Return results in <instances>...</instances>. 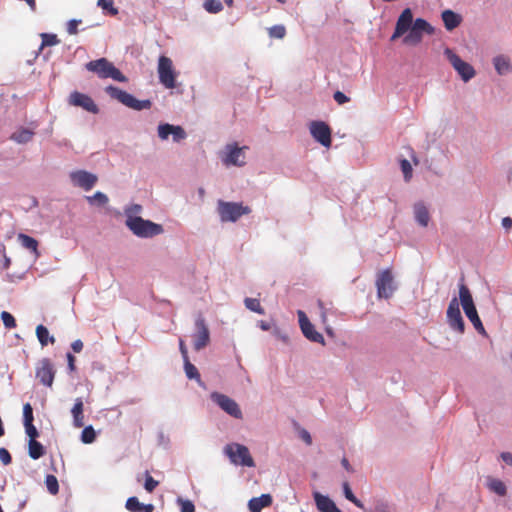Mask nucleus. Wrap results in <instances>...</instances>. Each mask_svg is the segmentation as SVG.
<instances>
[{
    "label": "nucleus",
    "instance_id": "obj_1",
    "mask_svg": "<svg viewBox=\"0 0 512 512\" xmlns=\"http://www.w3.org/2000/svg\"><path fill=\"white\" fill-rule=\"evenodd\" d=\"M459 301L462 305L465 315L470 320L475 330L481 335H486V330L478 315L472 294L469 288L464 284L463 280L461 283H459Z\"/></svg>",
    "mask_w": 512,
    "mask_h": 512
},
{
    "label": "nucleus",
    "instance_id": "obj_2",
    "mask_svg": "<svg viewBox=\"0 0 512 512\" xmlns=\"http://www.w3.org/2000/svg\"><path fill=\"white\" fill-rule=\"evenodd\" d=\"M126 226L138 237L149 238L163 232V227L150 220H144L139 216L128 215Z\"/></svg>",
    "mask_w": 512,
    "mask_h": 512
},
{
    "label": "nucleus",
    "instance_id": "obj_3",
    "mask_svg": "<svg viewBox=\"0 0 512 512\" xmlns=\"http://www.w3.org/2000/svg\"><path fill=\"white\" fill-rule=\"evenodd\" d=\"M89 71L96 73L100 78H112L119 82H126L127 78L106 58L90 61L86 65Z\"/></svg>",
    "mask_w": 512,
    "mask_h": 512
},
{
    "label": "nucleus",
    "instance_id": "obj_4",
    "mask_svg": "<svg viewBox=\"0 0 512 512\" xmlns=\"http://www.w3.org/2000/svg\"><path fill=\"white\" fill-rule=\"evenodd\" d=\"M106 92L114 99L118 100L123 105L132 108L137 111H141L144 109H150L152 106V102L150 100H138L130 93L121 90L118 87H114L112 85L106 87Z\"/></svg>",
    "mask_w": 512,
    "mask_h": 512
},
{
    "label": "nucleus",
    "instance_id": "obj_5",
    "mask_svg": "<svg viewBox=\"0 0 512 512\" xmlns=\"http://www.w3.org/2000/svg\"><path fill=\"white\" fill-rule=\"evenodd\" d=\"M251 212L249 206L241 203L219 201L218 213L222 222H236L241 216Z\"/></svg>",
    "mask_w": 512,
    "mask_h": 512
},
{
    "label": "nucleus",
    "instance_id": "obj_6",
    "mask_svg": "<svg viewBox=\"0 0 512 512\" xmlns=\"http://www.w3.org/2000/svg\"><path fill=\"white\" fill-rule=\"evenodd\" d=\"M434 27L423 18L414 20L413 25L408 30V34L404 37L403 42L407 45H418L423 39V35L434 34Z\"/></svg>",
    "mask_w": 512,
    "mask_h": 512
},
{
    "label": "nucleus",
    "instance_id": "obj_7",
    "mask_svg": "<svg viewBox=\"0 0 512 512\" xmlns=\"http://www.w3.org/2000/svg\"><path fill=\"white\" fill-rule=\"evenodd\" d=\"M225 454L229 457L230 461L235 465L246 467H254V460L249 452V449L238 443L226 445L224 448Z\"/></svg>",
    "mask_w": 512,
    "mask_h": 512
},
{
    "label": "nucleus",
    "instance_id": "obj_8",
    "mask_svg": "<svg viewBox=\"0 0 512 512\" xmlns=\"http://www.w3.org/2000/svg\"><path fill=\"white\" fill-rule=\"evenodd\" d=\"M158 76L160 83L167 89L176 87V72L172 60L167 56H160L158 60Z\"/></svg>",
    "mask_w": 512,
    "mask_h": 512
},
{
    "label": "nucleus",
    "instance_id": "obj_9",
    "mask_svg": "<svg viewBox=\"0 0 512 512\" xmlns=\"http://www.w3.org/2000/svg\"><path fill=\"white\" fill-rule=\"evenodd\" d=\"M56 370L49 358L41 359L35 368L36 379L46 387H51L54 382Z\"/></svg>",
    "mask_w": 512,
    "mask_h": 512
},
{
    "label": "nucleus",
    "instance_id": "obj_10",
    "mask_svg": "<svg viewBox=\"0 0 512 512\" xmlns=\"http://www.w3.org/2000/svg\"><path fill=\"white\" fill-rule=\"evenodd\" d=\"M445 55L450 61L453 68L458 72L461 78L467 82L475 75L474 68L467 62L463 61L458 55H456L451 49H445Z\"/></svg>",
    "mask_w": 512,
    "mask_h": 512
},
{
    "label": "nucleus",
    "instance_id": "obj_11",
    "mask_svg": "<svg viewBox=\"0 0 512 512\" xmlns=\"http://www.w3.org/2000/svg\"><path fill=\"white\" fill-rule=\"evenodd\" d=\"M244 149L246 147H239L236 143L227 144L222 155V162L226 166H243L245 164Z\"/></svg>",
    "mask_w": 512,
    "mask_h": 512
},
{
    "label": "nucleus",
    "instance_id": "obj_12",
    "mask_svg": "<svg viewBox=\"0 0 512 512\" xmlns=\"http://www.w3.org/2000/svg\"><path fill=\"white\" fill-rule=\"evenodd\" d=\"M447 322L453 330L461 334L464 333L465 323L460 312L459 301L456 297H454L448 305Z\"/></svg>",
    "mask_w": 512,
    "mask_h": 512
},
{
    "label": "nucleus",
    "instance_id": "obj_13",
    "mask_svg": "<svg viewBox=\"0 0 512 512\" xmlns=\"http://www.w3.org/2000/svg\"><path fill=\"white\" fill-rule=\"evenodd\" d=\"M211 399L227 414L230 416L241 419L242 418V412L239 408V405L234 401L232 398L228 397L227 395L214 392L211 394Z\"/></svg>",
    "mask_w": 512,
    "mask_h": 512
},
{
    "label": "nucleus",
    "instance_id": "obj_14",
    "mask_svg": "<svg viewBox=\"0 0 512 512\" xmlns=\"http://www.w3.org/2000/svg\"><path fill=\"white\" fill-rule=\"evenodd\" d=\"M196 332L193 334L194 349L200 351L210 342V332L205 319L199 316L195 321Z\"/></svg>",
    "mask_w": 512,
    "mask_h": 512
},
{
    "label": "nucleus",
    "instance_id": "obj_15",
    "mask_svg": "<svg viewBox=\"0 0 512 512\" xmlns=\"http://www.w3.org/2000/svg\"><path fill=\"white\" fill-rule=\"evenodd\" d=\"M377 293L380 298H389L394 292L393 275L390 269L380 272L376 279Z\"/></svg>",
    "mask_w": 512,
    "mask_h": 512
},
{
    "label": "nucleus",
    "instance_id": "obj_16",
    "mask_svg": "<svg viewBox=\"0 0 512 512\" xmlns=\"http://www.w3.org/2000/svg\"><path fill=\"white\" fill-rule=\"evenodd\" d=\"M299 318V325L304 336L315 343L325 344L324 337L321 333L315 330L314 325L309 321L308 317L302 310L297 312Z\"/></svg>",
    "mask_w": 512,
    "mask_h": 512
},
{
    "label": "nucleus",
    "instance_id": "obj_17",
    "mask_svg": "<svg viewBox=\"0 0 512 512\" xmlns=\"http://www.w3.org/2000/svg\"><path fill=\"white\" fill-rule=\"evenodd\" d=\"M310 133L312 137L324 147L331 146V129L323 121H313L310 125Z\"/></svg>",
    "mask_w": 512,
    "mask_h": 512
},
{
    "label": "nucleus",
    "instance_id": "obj_18",
    "mask_svg": "<svg viewBox=\"0 0 512 512\" xmlns=\"http://www.w3.org/2000/svg\"><path fill=\"white\" fill-rule=\"evenodd\" d=\"M413 23V13L411 9L405 8L397 19L395 30L391 36V41H395L407 33Z\"/></svg>",
    "mask_w": 512,
    "mask_h": 512
},
{
    "label": "nucleus",
    "instance_id": "obj_19",
    "mask_svg": "<svg viewBox=\"0 0 512 512\" xmlns=\"http://www.w3.org/2000/svg\"><path fill=\"white\" fill-rule=\"evenodd\" d=\"M70 179L75 186H78L86 191L91 190L98 180L95 174H92L85 170H78L72 172L70 174Z\"/></svg>",
    "mask_w": 512,
    "mask_h": 512
},
{
    "label": "nucleus",
    "instance_id": "obj_20",
    "mask_svg": "<svg viewBox=\"0 0 512 512\" xmlns=\"http://www.w3.org/2000/svg\"><path fill=\"white\" fill-rule=\"evenodd\" d=\"M69 104L72 106L81 107L84 110L93 114H96L99 111L97 105L90 96L80 93L78 91H74L70 94Z\"/></svg>",
    "mask_w": 512,
    "mask_h": 512
},
{
    "label": "nucleus",
    "instance_id": "obj_21",
    "mask_svg": "<svg viewBox=\"0 0 512 512\" xmlns=\"http://www.w3.org/2000/svg\"><path fill=\"white\" fill-rule=\"evenodd\" d=\"M171 134L173 135V140L175 142H179L186 138V132L181 126H174L168 123L158 126V136L162 140H166Z\"/></svg>",
    "mask_w": 512,
    "mask_h": 512
},
{
    "label": "nucleus",
    "instance_id": "obj_22",
    "mask_svg": "<svg viewBox=\"0 0 512 512\" xmlns=\"http://www.w3.org/2000/svg\"><path fill=\"white\" fill-rule=\"evenodd\" d=\"M314 500L320 512H341L336 504L328 497L319 492L314 493Z\"/></svg>",
    "mask_w": 512,
    "mask_h": 512
},
{
    "label": "nucleus",
    "instance_id": "obj_23",
    "mask_svg": "<svg viewBox=\"0 0 512 512\" xmlns=\"http://www.w3.org/2000/svg\"><path fill=\"white\" fill-rule=\"evenodd\" d=\"M441 17L444 26L448 31H452L453 29L457 28L462 22L461 15L450 9L444 10L441 14Z\"/></svg>",
    "mask_w": 512,
    "mask_h": 512
},
{
    "label": "nucleus",
    "instance_id": "obj_24",
    "mask_svg": "<svg viewBox=\"0 0 512 512\" xmlns=\"http://www.w3.org/2000/svg\"><path fill=\"white\" fill-rule=\"evenodd\" d=\"M71 414L73 417V425L76 428H81L84 426V404L81 398H76L75 403L71 409Z\"/></svg>",
    "mask_w": 512,
    "mask_h": 512
},
{
    "label": "nucleus",
    "instance_id": "obj_25",
    "mask_svg": "<svg viewBox=\"0 0 512 512\" xmlns=\"http://www.w3.org/2000/svg\"><path fill=\"white\" fill-rule=\"evenodd\" d=\"M272 504V497L270 494H262L260 497H254L249 500L248 508L251 512H261L263 508Z\"/></svg>",
    "mask_w": 512,
    "mask_h": 512
},
{
    "label": "nucleus",
    "instance_id": "obj_26",
    "mask_svg": "<svg viewBox=\"0 0 512 512\" xmlns=\"http://www.w3.org/2000/svg\"><path fill=\"white\" fill-rule=\"evenodd\" d=\"M126 509L130 512H153L154 506L152 504L140 503L137 497H130L126 501Z\"/></svg>",
    "mask_w": 512,
    "mask_h": 512
},
{
    "label": "nucleus",
    "instance_id": "obj_27",
    "mask_svg": "<svg viewBox=\"0 0 512 512\" xmlns=\"http://www.w3.org/2000/svg\"><path fill=\"white\" fill-rule=\"evenodd\" d=\"M414 216L421 226L426 227L428 225L430 214L427 207L422 202H418L414 205Z\"/></svg>",
    "mask_w": 512,
    "mask_h": 512
},
{
    "label": "nucleus",
    "instance_id": "obj_28",
    "mask_svg": "<svg viewBox=\"0 0 512 512\" xmlns=\"http://www.w3.org/2000/svg\"><path fill=\"white\" fill-rule=\"evenodd\" d=\"M34 134L32 130L21 127L10 138L18 144H26L32 140Z\"/></svg>",
    "mask_w": 512,
    "mask_h": 512
},
{
    "label": "nucleus",
    "instance_id": "obj_29",
    "mask_svg": "<svg viewBox=\"0 0 512 512\" xmlns=\"http://www.w3.org/2000/svg\"><path fill=\"white\" fill-rule=\"evenodd\" d=\"M493 63L497 73L500 75L507 74L512 69L510 60L502 55L495 57Z\"/></svg>",
    "mask_w": 512,
    "mask_h": 512
},
{
    "label": "nucleus",
    "instance_id": "obj_30",
    "mask_svg": "<svg viewBox=\"0 0 512 512\" xmlns=\"http://www.w3.org/2000/svg\"><path fill=\"white\" fill-rule=\"evenodd\" d=\"M28 453L32 459L37 460L45 454V449L36 439H29Z\"/></svg>",
    "mask_w": 512,
    "mask_h": 512
},
{
    "label": "nucleus",
    "instance_id": "obj_31",
    "mask_svg": "<svg viewBox=\"0 0 512 512\" xmlns=\"http://www.w3.org/2000/svg\"><path fill=\"white\" fill-rule=\"evenodd\" d=\"M18 240L23 247L38 254V250H37L38 242L36 239H34L33 237L28 236L26 234L20 233L18 235Z\"/></svg>",
    "mask_w": 512,
    "mask_h": 512
},
{
    "label": "nucleus",
    "instance_id": "obj_32",
    "mask_svg": "<svg viewBox=\"0 0 512 512\" xmlns=\"http://www.w3.org/2000/svg\"><path fill=\"white\" fill-rule=\"evenodd\" d=\"M36 335L42 346H46L48 342H50L51 344L55 343V338L53 336H49L48 329L43 325L37 326Z\"/></svg>",
    "mask_w": 512,
    "mask_h": 512
},
{
    "label": "nucleus",
    "instance_id": "obj_33",
    "mask_svg": "<svg viewBox=\"0 0 512 512\" xmlns=\"http://www.w3.org/2000/svg\"><path fill=\"white\" fill-rule=\"evenodd\" d=\"M488 488L499 496H505L507 493L506 485L503 481L495 478L488 480Z\"/></svg>",
    "mask_w": 512,
    "mask_h": 512
},
{
    "label": "nucleus",
    "instance_id": "obj_34",
    "mask_svg": "<svg viewBox=\"0 0 512 512\" xmlns=\"http://www.w3.org/2000/svg\"><path fill=\"white\" fill-rule=\"evenodd\" d=\"M342 487H343V493H344L345 498L347 500H349L350 502H352L354 505H356L358 508L363 509L364 508L363 503L355 497V495L353 494V492L350 488L349 483L344 482Z\"/></svg>",
    "mask_w": 512,
    "mask_h": 512
},
{
    "label": "nucleus",
    "instance_id": "obj_35",
    "mask_svg": "<svg viewBox=\"0 0 512 512\" xmlns=\"http://www.w3.org/2000/svg\"><path fill=\"white\" fill-rule=\"evenodd\" d=\"M244 303H245V306L247 309H249L253 312H256L258 314H261V315L265 314V310L261 306L260 301L258 299L246 298Z\"/></svg>",
    "mask_w": 512,
    "mask_h": 512
},
{
    "label": "nucleus",
    "instance_id": "obj_36",
    "mask_svg": "<svg viewBox=\"0 0 512 512\" xmlns=\"http://www.w3.org/2000/svg\"><path fill=\"white\" fill-rule=\"evenodd\" d=\"M95 439L96 432L94 428L91 425L84 427L81 433V441L85 444H91L95 441Z\"/></svg>",
    "mask_w": 512,
    "mask_h": 512
},
{
    "label": "nucleus",
    "instance_id": "obj_37",
    "mask_svg": "<svg viewBox=\"0 0 512 512\" xmlns=\"http://www.w3.org/2000/svg\"><path fill=\"white\" fill-rule=\"evenodd\" d=\"M184 369L186 376L189 379H195L197 381H200V374L197 370V368L189 361V359H186L184 361Z\"/></svg>",
    "mask_w": 512,
    "mask_h": 512
},
{
    "label": "nucleus",
    "instance_id": "obj_38",
    "mask_svg": "<svg viewBox=\"0 0 512 512\" xmlns=\"http://www.w3.org/2000/svg\"><path fill=\"white\" fill-rule=\"evenodd\" d=\"M87 200L90 204H97L99 206H104L109 201L107 195L100 191L96 192L93 196H88Z\"/></svg>",
    "mask_w": 512,
    "mask_h": 512
},
{
    "label": "nucleus",
    "instance_id": "obj_39",
    "mask_svg": "<svg viewBox=\"0 0 512 512\" xmlns=\"http://www.w3.org/2000/svg\"><path fill=\"white\" fill-rule=\"evenodd\" d=\"M45 484L50 494L56 495L59 492L58 480L54 475H47Z\"/></svg>",
    "mask_w": 512,
    "mask_h": 512
},
{
    "label": "nucleus",
    "instance_id": "obj_40",
    "mask_svg": "<svg viewBox=\"0 0 512 512\" xmlns=\"http://www.w3.org/2000/svg\"><path fill=\"white\" fill-rule=\"evenodd\" d=\"M204 8L209 13H219L222 9L220 0H204Z\"/></svg>",
    "mask_w": 512,
    "mask_h": 512
},
{
    "label": "nucleus",
    "instance_id": "obj_41",
    "mask_svg": "<svg viewBox=\"0 0 512 512\" xmlns=\"http://www.w3.org/2000/svg\"><path fill=\"white\" fill-rule=\"evenodd\" d=\"M176 502L181 512H195V505L191 500L178 497Z\"/></svg>",
    "mask_w": 512,
    "mask_h": 512
},
{
    "label": "nucleus",
    "instance_id": "obj_42",
    "mask_svg": "<svg viewBox=\"0 0 512 512\" xmlns=\"http://www.w3.org/2000/svg\"><path fill=\"white\" fill-rule=\"evenodd\" d=\"M269 36L272 38L282 39L286 35V29L283 25H275L269 28Z\"/></svg>",
    "mask_w": 512,
    "mask_h": 512
},
{
    "label": "nucleus",
    "instance_id": "obj_43",
    "mask_svg": "<svg viewBox=\"0 0 512 512\" xmlns=\"http://www.w3.org/2000/svg\"><path fill=\"white\" fill-rule=\"evenodd\" d=\"M42 46H54L60 43L56 34L43 33L41 35Z\"/></svg>",
    "mask_w": 512,
    "mask_h": 512
},
{
    "label": "nucleus",
    "instance_id": "obj_44",
    "mask_svg": "<svg viewBox=\"0 0 512 512\" xmlns=\"http://www.w3.org/2000/svg\"><path fill=\"white\" fill-rule=\"evenodd\" d=\"M1 319L6 328L12 329V328L16 327V320L11 313H9L7 311H3L1 313Z\"/></svg>",
    "mask_w": 512,
    "mask_h": 512
},
{
    "label": "nucleus",
    "instance_id": "obj_45",
    "mask_svg": "<svg viewBox=\"0 0 512 512\" xmlns=\"http://www.w3.org/2000/svg\"><path fill=\"white\" fill-rule=\"evenodd\" d=\"M401 170L404 175V179L406 182L410 181L412 178V166L407 159H402L400 161Z\"/></svg>",
    "mask_w": 512,
    "mask_h": 512
},
{
    "label": "nucleus",
    "instance_id": "obj_46",
    "mask_svg": "<svg viewBox=\"0 0 512 512\" xmlns=\"http://www.w3.org/2000/svg\"><path fill=\"white\" fill-rule=\"evenodd\" d=\"M158 486V481H156L148 472L146 473L144 488L147 492L152 493L155 488Z\"/></svg>",
    "mask_w": 512,
    "mask_h": 512
},
{
    "label": "nucleus",
    "instance_id": "obj_47",
    "mask_svg": "<svg viewBox=\"0 0 512 512\" xmlns=\"http://www.w3.org/2000/svg\"><path fill=\"white\" fill-rule=\"evenodd\" d=\"M97 4L101 8L108 10L111 15H116L118 13V9L113 6L112 0H98Z\"/></svg>",
    "mask_w": 512,
    "mask_h": 512
},
{
    "label": "nucleus",
    "instance_id": "obj_48",
    "mask_svg": "<svg viewBox=\"0 0 512 512\" xmlns=\"http://www.w3.org/2000/svg\"><path fill=\"white\" fill-rule=\"evenodd\" d=\"M23 417H24V424L32 423L33 418V409L32 406L29 403H26L23 406Z\"/></svg>",
    "mask_w": 512,
    "mask_h": 512
},
{
    "label": "nucleus",
    "instance_id": "obj_49",
    "mask_svg": "<svg viewBox=\"0 0 512 512\" xmlns=\"http://www.w3.org/2000/svg\"><path fill=\"white\" fill-rule=\"evenodd\" d=\"M24 427H25V432L28 435L29 439H37V437L39 436V433H38V430L36 429V427L33 425V422L24 424Z\"/></svg>",
    "mask_w": 512,
    "mask_h": 512
},
{
    "label": "nucleus",
    "instance_id": "obj_50",
    "mask_svg": "<svg viewBox=\"0 0 512 512\" xmlns=\"http://www.w3.org/2000/svg\"><path fill=\"white\" fill-rule=\"evenodd\" d=\"M80 22H81L80 20H75V19L70 20L67 23V32L70 35L77 34V32H78V25H79Z\"/></svg>",
    "mask_w": 512,
    "mask_h": 512
},
{
    "label": "nucleus",
    "instance_id": "obj_51",
    "mask_svg": "<svg viewBox=\"0 0 512 512\" xmlns=\"http://www.w3.org/2000/svg\"><path fill=\"white\" fill-rule=\"evenodd\" d=\"M0 460L4 465H9L12 462V457L6 448H0Z\"/></svg>",
    "mask_w": 512,
    "mask_h": 512
},
{
    "label": "nucleus",
    "instance_id": "obj_52",
    "mask_svg": "<svg viewBox=\"0 0 512 512\" xmlns=\"http://www.w3.org/2000/svg\"><path fill=\"white\" fill-rule=\"evenodd\" d=\"M333 97L334 100L340 105L349 101V98L341 91H336Z\"/></svg>",
    "mask_w": 512,
    "mask_h": 512
},
{
    "label": "nucleus",
    "instance_id": "obj_53",
    "mask_svg": "<svg viewBox=\"0 0 512 512\" xmlns=\"http://www.w3.org/2000/svg\"><path fill=\"white\" fill-rule=\"evenodd\" d=\"M179 349H180L181 355L183 357V360L185 361L186 359H189L188 350H187L186 344L183 339L179 340Z\"/></svg>",
    "mask_w": 512,
    "mask_h": 512
},
{
    "label": "nucleus",
    "instance_id": "obj_54",
    "mask_svg": "<svg viewBox=\"0 0 512 512\" xmlns=\"http://www.w3.org/2000/svg\"><path fill=\"white\" fill-rule=\"evenodd\" d=\"M75 360L76 359L74 355H72L71 353H67L68 369L70 372H74L76 369Z\"/></svg>",
    "mask_w": 512,
    "mask_h": 512
},
{
    "label": "nucleus",
    "instance_id": "obj_55",
    "mask_svg": "<svg viewBox=\"0 0 512 512\" xmlns=\"http://www.w3.org/2000/svg\"><path fill=\"white\" fill-rule=\"evenodd\" d=\"M83 342L80 339L75 340L71 344V348L75 353H80L83 349Z\"/></svg>",
    "mask_w": 512,
    "mask_h": 512
},
{
    "label": "nucleus",
    "instance_id": "obj_56",
    "mask_svg": "<svg viewBox=\"0 0 512 512\" xmlns=\"http://www.w3.org/2000/svg\"><path fill=\"white\" fill-rule=\"evenodd\" d=\"M500 456L506 464L512 466V454L510 452H502Z\"/></svg>",
    "mask_w": 512,
    "mask_h": 512
},
{
    "label": "nucleus",
    "instance_id": "obj_57",
    "mask_svg": "<svg viewBox=\"0 0 512 512\" xmlns=\"http://www.w3.org/2000/svg\"><path fill=\"white\" fill-rule=\"evenodd\" d=\"M142 210V207L138 204L133 205L131 208H129L126 213L128 215H132V213H139Z\"/></svg>",
    "mask_w": 512,
    "mask_h": 512
},
{
    "label": "nucleus",
    "instance_id": "obj_58",
    "mask_svg": "<svg viewBox=\"0 0 512 512\" xmlns=\"http://www.w3.org/2000/svg\"><path fill=\"white\" fill-rule=\"evenodd\" d=\"M502 226L505 229H510L512 227V219L510 217H504L502 219Z\"/></svg>",
    "mask_w": 512,
    "mask_h": 512
},
{
    "label": "nucleus",
    "instance_id": "obj_59",
    "mask_svg": "<svg viewBox=\"0 0 512 512\" xmlns=\"http://www.w3.org/2000/svg\"><path fill=\"white\" fill-rule=\"evenodd\" d=\"M258 326H259L263 331H268V330H270V328H271L270 323H268V322H266V321H263V320L259 321Z\"/></svg>",
    "mask_w": 512,
    "mask_h": 512
},
{
    "label": "nucleus",
    "instance_id": "obj_60",
    "mask_svg": "<svg viewBox=\"0 0 512 512\" xmlns=\"http://www.w3.org/2000/svg\"><path fill=\"white\" fill-rule=\"evenodd\" d=\"M302 439L308 444L310 445L312 443V438L310 436V434L307 432V431H303L302 432Z\"/></svg>",
    "mask_w": 512,
    "mask_h": 512
},
{
    "label": "nucleus",
    "instance_id": "obj_61",
    "mask_svg": "<svg viewBox=\"0 0 512 512\" xmlns=\"http://www.w3.org/2000/svg\"><path fill=\"white\" fill-rule=\"evenodd\" d=\"M341 464L342 466L348 471V472H353V469L351 467V465L349 464V461L347 460V458H343L341 460Z\"/></svg>",
    "mask_w": 512,
    "mask_h": 512
},
{
    "label": "nucleus",
    "instance_id": "obj_62",
    "mask_svg": "<svg viewBox=\"0 0 512 512\" xmlns=\"http://www.w3.org/2000/svg\"><path fill=\"white\" fill-rule=\"evenodd\" d=\"M228 6H232L233 0H224Z\"/></svg>",
    "mask_w": 512,
    "mask_h": 512
},
{
    "label": "nucleus",
    "instance_id": "obj_63",
    "mask_svg": "<svg viewBox=\"0 0 512 512\" xmlns=\"http://www.w3.org/2000/svg\"><path fill=\"white\" fill-rule=\"evenodd\" d=\"M280 3H285L286 0H277Z\"/></svg>",
    "mask_w": 512,
    "mask_h": 512
}]
</instances>
